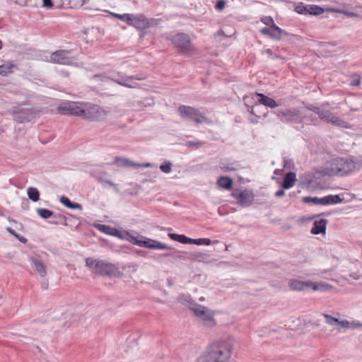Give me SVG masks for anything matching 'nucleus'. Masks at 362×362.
I'll return each instance as SVG.
<instances>
[{"label": "nucleus", "instance_id": "nucleus-39", "mask_svg": "<svg viewBox=\"0 0 362 362\" xmlns=\"http://www.w3.org/2000/svg\"><path fill=\"white\" fill-rule=\"evenodd\" d=\"M113 235L117 236L120 238L121 239L127 240L129 241V236L130 237H134V235H132L129 232L127 231H119L115 229V233H113Z\"/></svg>", "mask_w": 362, "mask_h": 362}, {"label": "nucleus", "instance_id": "nucleus-18", "mask_svg": "<svg viewBox=\"0 0 362 362\" xmlns=\"http://www.w3.org/2000/svg\"><path fill=\"white\" fill-rule=\"evenodd\" d=\"M327 223V221L325 219L315 220L313 223V226L310 230V233L313 235L325 233Z\"/></svg>", "mask_w": 362, "mask_h": 362}, {"label": "nucleus", "instance_id": "nucleus-13", "mask_svg": "<svg viewBox=\"0 0 362 362\" xmlns=\"http://www.w3.org/2000/svg\"><path fill=\"white\" fill-rule=\"evenodd\" d=\"M231 196L237 199L238 204L243 207L250 206L254 201V194L247 190L235 189L231 193Z\"/></svg>", "mask_w": 362, "mask_h": 362}, {"label": "nucleus", "instance_id": "nucleus-28", "mask_svg": "<svg viewBox=\"0 0 362 362\" xmlns=\"http://www.w3.org/2000/svg\"><path fill=\"white\" fill-rule=\"evenodd\" d=\"M310 288L313 291H327L332 288V286L324 283L309 282Z\"/></svg>", "mask_w": 362, "mask_h": 362}, {"label": "nucleus", "instance_id": "nucleus-55", "mask_svg": "<svg viewBox=\"0 0 362 362\" xmlns=\"http://www.w3.org/2000/svg\"><path fill=\"white\" fill-rule=\"evenodd\" d=\"M203 238H199V239H193L192 244H195L197 245H203Z\"/></svg>", "mask_w": 362, "mask_h": 362}, {"label": "nucleus", "instance_id": "nucleus-19", "mask_svg": "<svg viewBox=\"0 0 362 362\" xmlns=\"http://www.w3.org/2000/svg\"><path fill=\"white\" fill-rule=\"evenodd\" d=\"M210 257L207 253L201 252H187V260L199 262H207L209 261Z\"/></svg>", "mask_w": 362, "mask_h": 362}, {"label": "nucleus", "instance_id": "nucleus-62", "mask_svg": "<svg viewBox=\"0 0 362 362\" xmlns=\"http://www.w3.org/2000/svg\"><path fill=\"white\" fill-rule=\"evenodd\" d=\"M272 58L273 59H281L279 55H277L276 54H274L273 53V56L272 57Z\"/></svg>", "mask_w": 362, "mask_h": 362}, {"label": "nucleus", "instance_id": "nucleus-4", "mask_svg": "<svg viewBox=\"0 0 362 362\" xmlns=\"http://www.w3.org/2000/svg\"><path fill=\"white\" fill-rule=\"evenodd\" d=\"M356 168V163L351 158L338 157L332 159L327 170L330 175L344 176L353 173Z\"/></svg>", "mask_w": 362, "mask_h": 362}, {"label": "nucleus", "instance_id": "nucleus-59", "mask_svg": "<svg viewBox=\"0 0 362 362\" xmlns=\"http://www.w3.org/2000/svg\"><path fill=\"white\" fill-rule=\"evenodd\" d=\"M300 193V190H298L297 192H292L291 193H289V197L291 198H293V197H297V195Z\"/></svg>", "mask_w": 362, "mask_h": 362}, {"label": "nucleus", "instance_id": "nucleus-58", "mask_svg": "<svg viewBox=\"0 0 362 362\" xmlns=\"http://www.w3.org/2000/svg\"><path fill=\"white\" fill-rule=\"evenodd\" d=\"M350 277H351L354 279L357 280V279H360L361 276L358 274L354 272V273L350 274Z\"/></svg>", "mask_w": 362, "mask_h": 362}, {"label": "nucleus", "instance_id": "nucleus-24", "mask_svg": "<svg viewBox=\"0 0 362 362\" xmlns=\"http://www.w3.org/2000/svg\"><path fill=\"white\" fill-rule=\"evenodd\" d=\"M163 257H171L173 259H182V260H187V252H181L177 250H174L171 253H165L161 255Z\"/></svg>", "mask_w": 362, "mask_h": 362}, {"label": "nucleus", "instance_id": "nucleus-2", "mask_svg": "<svg viewBox=\"0 0 362 362\" xmlns=\"http://www.w3.org/2000/svg\"><path fill=\"white\" fill-rule=\"evenodd\" d=\"M100 110L98 105H91L85 109L83 103L73 101L62 103L57 107L58 112L61 114L76 115L87 119H93L95 117L92 114L98 112Z\"/></svg>", "mask_w": 362, "mask_h": 362}, {"label": "nucleus", "instance_id": "nucleus-8", "mask_svg": "<svg viewBox=\"0 0 362 362\" xmlns=\"http://www.w3.org/2000/svg\"><path fill=\"white\" fill-rule=\"evenodd\" d=\"M173 44L184 54H189L194 50L188 35L180 33L172 37Z\"/></svg>", "mask_w": 362, "mask_h": 362}, {"label": "nucleus", "instance_id": "nucleus-7", "mask_svg": "<svg viewBox=\"0 0 362 362\" xmlns=\"http://www.w3.org/2000/svg\"><path fill=\"white\" fill-rule=\"evenodd\" d=\"M129 241L140 247L149 248V249H157V250H172L173 248L168 247L167 245L146 237L142 236L141 239H139L138 237H130L129 236Z\"/></svg>", "mask_w": 362, "mask_h": 362}, {"label": "nucleus", "instance_id": "nucleus-34", "mask_svg": "<svg viewBox=\"0 0 362 362\" xmlns=\"http://www.w3.org/2000/svg\"><path fill=\"white\" fill-rule=\"evenodd\" d=\"M37 214L42 218L47 219L52 217L53 212L49 209L44 208H37L36 209Z\"/></svg>", "mask_w": 362, "mask_h": 362}, {"label": "nucleus", "instance_id": "nucleus-3", "mask_svg": "<svg viewBox=\"0 0 362 362\" xmlns=\"http://www.w3.org/2000/svg\"><path fill=\"white\" fill-rule=\"evenodd\" d=\"M272 112L284 123L301 124L308 120L314 121L313 119H308V117L296 107L279 108Z\"/></svg>", "mask_w": 362, "mask_h": 362}, {"label": "nucleus", "instance_id": "nucleus-38", "mask_svg": "<svg viewBox=\"0 0 362 362\" xmlns=\"http://www.w3.org/2000/svg\"><path fill=\"white\" fill-rule=\"evenodd\" d=\"M324 317L326 320V322L332 326L339 325V319L332 317L328 314H323Z\"/></svg>", "mask_w": 362, "mask_h": 362}, {"label": "nucleus", "instance_id": "nucleus-31", "mask_svg": "<svg viewBox=\"0 0 362 362\" xmlns=\"http://www.w3.org/2000/svg\"><path fill=\"white\" fill-rule=\"evenodd\" d=\"M14 65L12 63H7L0 66V75L6 76L13 72Z\"/></svg>", "mask_w": 362, "mask_h": 362}, {"label": "nucleus", "instance_id": "nucleus-33", "mask_svg": "<svg viewBox=\"0 0 362 362\" xmlns=\"http://www.w3.org/2000/svg\"><path fill=\"white\" fill-rule=\"evenodd\" d=\"M52 218H54V220L50 221H49L50 223L55 224V225H57V224L66 225V218L65 216H64L61 214H53Z\"/></svg>", "mask_w": 362, "mask_h": 362}, {"label": "nucleus", "instance_id": "nucleus-5", "mask_svg": "<svg viewBox=\"0 0 362 362\" xmlns=\"http://www.w3.org/2000/svg\"><path fill=\"white\" fill-rule=\"evenodd\" d=\"M86 265L92 272L100 276L115 275L117 271V267L114 264L92 257L86 259Z\"/></svg>", "mask_w": 362, "mask_h": 362}, {"label": "nucleus", "instance_id": "nucleus-29", "mask_svg": "<svg viewBox=\"0 0 362 362\" xmlns=\"http://www.w3.org/2000/svg\"><path fill=\"white\" fill-rule=\"evenodd\" d=\"M189 308L197 317H199L201 315H204V311L206 308L194 302Z\"/></svg>", "mask_w": 362, "mask_h": 362}, {"label": "nucleus", "instance_id": "nucleus-53", "mask_svg": "<svg viewBox=\"0 0 362 362\" xmlns=\"http://www.w3.org/2000/svg\"><path fill=\"white\" fill-rule=\"evenodd\" d=\"M43 6L47 8H52L53 6V3L52 0H42Z\"/></svg>", "mask_w": 362, "mask_h": 362}, {"label": "nucleus", "instance_id": "nucleus-32", "mask_svg": "<svg viewBox=\"0 0 362 362\" xmlns=\"http://www.w3.org/2000/svg\"><path fill=\"white\" fill-rule=\"evenodd\" d=\"M27 194L28 198L33 202H37L40 199V192L37 188L29 187Z\"/></svg>", "mask_w": 362, "mask_h": 362}, {"label": "nucleus", "instance_id": "nucleus-30", "mask_svg": "<svg viewBox=\"0 0 362 362\" xmlns=\"http://www.w3.org/2000/svg\"><path fill=\"white\" fill-rule=\"evenodd\" d=\"M177 300L182 304L188 305L190 308L194 301L189 294H180L177 298Z\"/></svg>", "mask_w": 362, "mask_h": 362}, {"label": "nucleus", "instance_id": "nucleus-15", "mask_svg": "<svg viewBox=\"0 0 362 362\" xmlns=\"http://www.w3.org/2000/svg\"><path fill=\"white\" fill-rule=\"evenodd\" d=\"M32 109H21L13 112V119L18 123L28 122L34 117Z\"/></svg>", "mask_w": 362, "mask_h": 362}, {"label": "nucleus", "instance_id": "nucleus-20", "mask_svg": "<svg viewBox=\"0 0 362 362\" xmlns=\"http://www.w3.org/2000/svg\"><path fill=\"white\" fill-rule=\"evenodd\" d=\"M310 281H303L298 279H291L288 285L292 291H302L306 288H310Z\"/></svg>", "mask_w": 362, "mask_h": 362}, {"label": "nucleus", "instance_id": "nucleus-54", "mask_svg": "<svg viewBox=\"0 0 362 362\" xmlns=\"http://www.w3.org/2000/svg\"><path fill=\"white\" fill-rule=\"evenodd\" d=\"M285 189H281L279 190H278L277 192H275V197H281L285 195V191H284Z\"/></svg>", "mask_w": 362, "mask_h": 362}, {"label": "nucleus", "instance_id": "nucleus-44", "mask_svg": "<svg viewBox=\"0 0 362 362\" xmlns=\"http://www.w3.org/2000/svg\"><path fill=\"white\" fill-rule=\"evenodd\" d=\"M100 230L103 232H104L105 234H110L113 235L115 233V229L111 228L110 226H105V225H100Z\"/></svg>", "mask_w": 362, "mask_h": 362}, {"label": "nucleus", "instance_id": "nucleus-9", "mask_svg": "<svg viewBox=\"0 0 362 362\" xmlns=\"http://www.w3.org/2000/svg\"><path fill=\"white\" fill-rule=\"evenodd\" d=\"M328 103L321 104L317 114L320 119L337 127H346V126L345 124L346 122L341 119L339 117H337L329 110L326 109Z\"/></svg>", "mask_w": 362, "mask_h": 362}, {"label": "nucleus", "instance_id": "nucleus-40", "mask_svg": "<svg viewBox=\"0 0 362 362\" xmlns=\"http://www.w3.org/2000/svg\"><path fill=\"white\" fill-rule=\"evenodd\" d=\"M172 165L170 161H165L160 165V169L164 173H170L172 171Z\"/></svg>", "mask_w": 362, "mask_h": 362}, {"label": "nucleus", "instance_id": "nucleus-45", "mask_svg": "<svg viewBox=\"0 0 362 362\" xmlns=\"http://www.w3.org/2000/svg\"><path fill=\"white\" fill-rule=\"evenodd\" d=\"M303 104L307 110L313 111L315 113H316L317 115L318 114L320 107H317L313 104H310V103H303Z\"/></svg>", "mask_w": 362, "mask_h": 362}, {"label": "nucleus", "instance_id": "nucleus-63", "mask_svg": "<svg viewBox=\"0 0 362 362\" xmlns=\"http://www.w3.org/2000/svg\"><path fill=\"white\" fill-rule=\"evenodd\" d=\"M42 286L44 288H47V286H48V283L47 282H45L43 284H42Z\"/></svg>", "mask_w": 362, "mask_h": 362}, {"label": "nucleus", "instance_id": "nucleus-64", "mask_svg": "<svg viewBox=\"0 0 362 362\" xmlns=\"http://www.w3.org/2000/svg\"><path fill=\"white\" fill-rule=\"evenodd\" d=\"M19 240H21V242L22 243H25L26 242V239L23 237L19 238Z\"/></svg>", "mask_w": 362, "mask_h": 362}, {"label": "nucleus", "instance_id": "nucleus-16", "mask_svg": "<svg viewBox=\"0 0 362 362\" xmlns=\"http://www.w3.org/2000/svg\"><path fill=\"white\" fill-rule=\"evenodd\" d=\"M148 20L143 15L132 14L129 25L139 30H144L148 27Z\"/></svg>", "mask_w": 362, "mask_h": 362}, {"label": "nucleus", "instance_id": "nucleus-57", "mask_svg": "<svg viewBox=\"0 0 362 362\" xmlns=\"http://www.w3.org/2000/svg\"><path fill=\"white\" fill-rule=\"evenodd\" d=\"M105 183H106V184L109 185L110 186L113 187H114V189H115V190H117V185H116L113 182H112L111 180H105Z\"/></svg>", "mask_w": 362, "mask_h": 362}, {"label": "nucleus", "instance_id": "nucleus-25", "mask_svg": "<svg viewBox=\"0 0 362 362\" xmlns=\"http://www.w3.org/2000/svg\"><path fill=\"white\" fill-rule=\"evenodd\" d=\"M217 184L219 187L229 190L233 187V181L228 176H221L218 179Z\"/></svg>", "mask_w": 362, "mask_h": 362}, {"label": "nucleus", "instance_id": "nucleus-11", "mask_svg": "<svg viewBox=\"0 0 362 362\" xmlns=\"http://www.w3.org/2000/svg\"><path fill=\"white\" fill-rule=\"evenodd\" d=\"M110 79L120 86L135 88L138 86V83L135 80H141V78L134 76H127L122 72L112 73Z\"/></svg>", "mask_w": 362, "mask_h": 362}, {"label": "nucleus", "instance_id": "nucleus-42", "mask_svg": "<svg viewBox=\"0 0 362 362\" xmlns=\"http://www.w3.org/2000/svg\"><path fill=\"white\" fill-rule=\"evenodd\" d=\"M92 175L101 183H105L107 180L105 178L107 175L105 172L92 173Z\"/></svg>", "mask_w": 362, "mask_h": 362}, {"label": "nucleus", "instance_id": "nucleus-22", "mask_svg": "<svg viewBox=\"0 0 362 362\" xmlns=\"http://www.w3.org/2000/svg\"><path fill=\"white\" fill-rule=\"evenodd\" d=\"M258 99V103L259 104L264 105V106L269 107L270 108H275L278 106L276 102L272 98H269L263 93H257Z\"/></svg>", "mask_w": 362, "mask_h": 362}, {"label": "nucleus", "instance_id": "nucleus-61", "mask_svg": "<svg viewBox=\"0 0 362 362\" xmlns=\"http://www.w3.org/2000/svg\"><path fill=\"white\" fill-rule=\"evenodd\" d=\"M8 231L11 233L12 235H15L16 237L18 238V235L16 234V233L11 228H8Z\"/></svg>", "mask_w": 362, "mask_h": 362}, {"label": "nucleus", "instance_id": "nucleus-46", "mask_svg": "<svg viewBox=\"0 0 362 362\" xmlns=\"http://www.w3.org/2000/svg\"><path fill=\"white\" fill-rule=\"evenodd\" d=\"M193 239L188 238L184 235H181V239L180 240V243L182 244H192Z\"/></svg>", "mask_w": 362, "mask_h": 362}, {"label": "nucleus", "instance_id": "nucleus-47", "mask_svg": "<svg viewBox=\"0 0 362 362\" xmlns=\"http://www.w3.org/2000/svg\"><path fill=\"white\" fill-rule=\"evenodd\" d=\"M226 6V2L224 0H218L216 1V6H215V8L217 9V10H222L223 8H224Z\"/></svg>", "mask_w": 362, "mask_h": 362}, {"label": "nucleus", "instance_id": "nucleus-36", "mask_svg": "<svg viewBox=\"0 0 362 362\" xmlns=\"http://www.w3.org/2000/svg\"><path fill=\"white\" fill-rule=\"evenodd\" d=\"M110 14L115 18L119 19L124 22H126L128 25L129 24V21H131L132 14L130 13H124V14H118L115 13H110Z\"/></svg>", "mask_w": 362, "mask_h": 362}, {"label": "nucleus", "instance_id": "nucleus-21", "mask_svg": "<svg viewBox=\"0 0 362 362\" xmlns=\"http://www.w3.org/2000/svg\"><path fill=\"white\" fill-rule=\"evenodd\" d=\"M296 181V174L293 172H289L284 176L281 182V187L283 189H288L294 185Z\"/></svg>", "mask_w": 362, "mask_h": 362}, {"label": "nucleus", "instance_id": "nucleus-6", "mask_svg": "<svg viewBox=\"0 0 362 362\" xmlns=\"http://www.w3.org/2000/svg\"><path fill=\"white\" fill-rule=\"evenodd\" d=\"M177 111L182 119L193 121L197 124L207 122V118L204 113L191 106L180 105Z\"/></svg>", "mask_w": 362, "mask_h": 362}, {"label": "nucleus", "instance_id": "nucleus-52", "mask_svg": "<svg viewBox=\"0 0 362 362\" xmlns=\"http://www.w3.org/2000/svg\"><path fill=\"white\" fill-rule=\"evenodd\" d=\"M135 165H134V168H149V167H151V163H135Z\"/></svg>", "mask_w": 362, "mask_h": 362}, {"label": "nucleus", "instance_id": "nucleus-60", "mask_svg": "<svg viewBox=\"0 0 362 362\" xmlns=\"http://www.w3.org/2000/svg\"><path fill=\"white\" fill-rule=\"evenodd\" d=\"M203 245H210L211 244V240L209 238H203Z\"/></svg>", "mask_w": 362, "mask_h": 362}, {"label": "nucleus", "instance_id": "nucleus-41", "mask_svg": "<svg viewBox=\"0 0 362 362\" xmlns=\"http://www.w3.org/2000/svg\"><path fill=\"white\" fill-rule=\"evenodd\" d=\"M261 22L267 25V27H271L273 26V25H276L272 17L269 16L262 17Z\"/></svg>", "mask_w": 362, "mask_h": 362}, {"label": "nucleus", "instance_id": "nucleus-27", "mask_svg": "<svg viewBox=\"0 0 362 362\" xmlns=\"http://www.w3.org/2000/svg\"><path fill=\"white\" fill-rule=\"evenodd\" d=\"M199 318L202 320L204 324L207 326H212L214 325L213 315L207 308L205 309L204 315H201Z\"/></svg>", "mask_w": 362, "mask_h": 362}, {"label": "nucleus", "instance_id": "nucleus-1", "mask_svg": "<svg viewBox=\"0 0 362 362\" xmlns=\"http://www.w3.org/2000/svg\"><path fill=\"white\" fill-rule=\"evenodd\" d=\"M234 346L232 338H224L211 344L196 362H228Z\"/></svg>", "mask_w": 362, "mask_h": 362}, {"label": "nucleus", "instance_id": "nucleus-56", "mask_svg": "<svg viewBox=\"0 0 362 362\" xmlns=\"http://www.w3.org/2000/svg\"><path fill=\"white\" fill-rule=\"evenodd\" d=\"M262 54H267L269 57H272L273 56V52L272 51L271 49H267L264 51H262Z\"/></svg>", "mask_w": 362, "mask_h": 362}, {"label": "nucleus", "instance_id": "nucleus-14", "mask_svg": "<svg viewBox=\"0 0 362 362\" xmlns=\"http://www.w3.org/2000/svg\"><path fill=\"white\" fill-rule=\"evenodd\" d=\"M260 33L269 37V38L280 41L282 39L283 36H286L288 35V33L276 25H273L271 27H264L260 30Z\"/></svg>", "mask_w": 362, "mask_h": 362}, {"label": "nucleus", "instance_id": "nucleus-49", "mask_svg": "<svg viewBox=\"0 0 362 362\" xmlns=\"http://www.w3.org/2000/svg\"><path fill=\"white\" fill-rule=\"evenodd\" d=\"M339 325L345 329H349L351 326V322L346 320H339Z\"/></svg>", "mask_w": 362, "mask_h": 362}, {"label": "nucleus", "instance_id": "nucleus-37", "mask_svg": "<svg viewBox=\"0 0 362 362\" xmlns=\"http://www.w3.org/2000/svg\"><path fill=\"white\" fill-rule=\"evenodd\" d=\"M308 5H305L303 3L300 2L297 4V6L295 7L294 11L299 14L307 15L308 11Z\"/></svg>", "mask_w": 362, "mask_h": 362}, {"label": "nucleus", "instance_id": "nucleus-26", "mask_svg": "<svg viewBox=\"0 0 362 362\" xmlns=\"http://www.w3.org/2000/svg\"><path fill=\"white\" fill-rule=\"evenodd\" d=\"M60 202L69 209H82V206L80 204L71 202V200L65 196H62L60 198Z\"/></svg>", "mask_w": 362, "mask_h": 362}, {"label": "nucleus", "instance_id": "nucleus-51", "mask_svg": "<svg viewBox=\"0 0 362 362\" xmlns=\"http://www.w3.org/2000/svg\"><path fill=\"white\" fill-rule=\"evenodd\" d=\"M351 327L352 329L362 328V323L360 322H351Z\"/></svg>", "mask_w": 362, "mask_h": 362}, {"label": "nucleus", "instance_id": "nucleus-43", "mask_svg": "<svg viewBox=\"0 0 362 362\" xmlns=\"http://www.w3.org/2000/svg\"><path fill=\"white\" fill-rule=\"evenodd\" d=\"M220 168L221 170L223 172H230L235 170V168L233 167V164H225L223 163H221Z\"/></svg>", "mask_w": 362, "mask_h": 362}, {"label": "nucleus", "instance_id": "nucleus-12", "mask_svg": "<svg viewBox=\"0 0 362 362\" xmlns=\"http://www.w3.org/2000/svg\"><path fill=\"white\" fill-rule=\"evenodd\" d=\"M71 50L59 49L50 54L49 62L62 65H71L74 59L70 56Z\"/></svg>", "mask_w": 362, "mask_h": 362}, {"label": "nucleus", "instance_id": "nucleus-17", "mask_svg": "<svg viewBox=\"0 0 362 362\" xmlns=\"http://www.w3.org/2000/svg\"><path fill=\"white\" fill-rule=\"evenodd\" d=\"M32 265L34 267L35 271L42 276L44 277L47 274V269L43 262L37 257H32L30 258Z\"/></svg>", "mask_w": 362, "mask_h": 362}, {"label": "nucleus", "instance_id": "nucleus-48", "mask_svg": "<svg viewBox=\"0 0 362 362\" xmlns=\"http://www.w3.org/2000/svg\"><path fill=\"white\" fill-rule=\"evenodd\" d=\"M360 83H361L360 77L357 76L354 77L351 80L350 85L352 86H358L360 85Z\"/></svg>", "mask_w": 362, "mask_h": 362}, {"label": "nucleus", "instance_id": "nucleus-23", "mask_svg": "<svg viewBox=\"0 0 362 362\" xmlns=\"http://www.w3.org/2000/svg\"><path fill=\"white\" fill-rule=\"evenodd\" d=\"M109 165L115 164L119 167H132L134 168L135 163L124 158H122L119 156H116L114 158V161L112 163H108Z\"/></svg>", "mask_w": 362, "mask_h": 362}, {"label": "nucleus", "instance_id": "nucleus-35", "mask_svg": "<svg viewBox=\"0 0 362 362\" xmlns=\"http://www.w3.org/2000/svg\"><path fill=\"white\" fill-rule=\"evenodd\" d=\"M308 14L320 15L324 12L323 8L316 5H308Z\"/></svg>", "mask_w": 362, "mask_h": 362}, {"label": "nucleus", "instance_id": "nucleus-10", "mask_svg": "<svg viewBox=\"0 0 362 362\" xmlns=\"http://www.w3.org/2000/svg\"><path fill=\"white\" fill-rule=\"evenodd\" d=\"M303 201L306 204L313 203L315 205L326 206L341 203L343 199L339 194H329L321 198L317 197H305Z\"/></svg>", "mask_w": 362, "mask_h": 362}, {"label": "nucleus", "instance_id": "nucleus-50", "mask_svg": "<svg viewBox=\"0 0 362 362\" xmlns=\"http://www.w3.org/2000/svg\"><path fill=\"white\" fill-rule=\"evenodd\" d=\"M181 235H179V234H175V233H170L169 234V237L173 240H175V241H177L180 243V240L181 239Z\"/></svg>", "mask_w": 362, "mask_h": 362}]
</instances>
